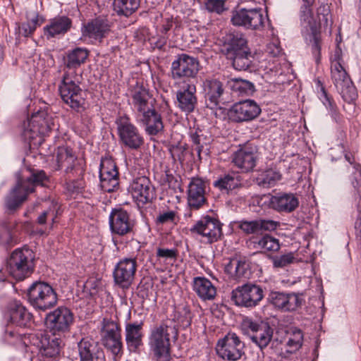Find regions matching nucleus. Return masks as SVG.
Listing matches in <instances>:
<instances>
[{
  "mask_svg": "<svg viewBox=\"0 0 361 361\" xmlns=\"http://www.w3.org/2000/svg\"><path fill=\"white\" fill-rule=\"evenodd\" d=\"M302 1L304 4L300 8V22L305 27L310 30V44L312 47V54L318 62L321 50V27L331 26L332 24L330 8L327 4L321 5L317 10V20H316L312 16L311 8L314 0H302Z\"/></svg>",
  "mask_w": 361,
  "mask_h": 361,
  "instance_id": "obj_1",
  "label": "nucleus"
},
{
  "mask_svg": "<svg viewBox=\"0 0 361 361\" xmlns=\"http://www.w3.org/2000/svg\"><path fill=\"white\" fill-rule=\"evenodd\" d=\"M178 329L166 320L154 326L149 336V345L155 361H170L171 341L178 338Z\"/></svg>",
  "mask_w": 361,
  "mask_h": 361,
  "instance_id": "obj_2",
  "label": "nucleus"
},
{
  "mask_svg": "<svg viewBox=\"0 0 361 361\" xmlns=\"http://www.w3.org/2000/svg\"><path fill=\"white\" fill-rule=\"evenodd\" d=\"M48 182L49 177L42 170L32 171L29 176L19 178L16 186L6 197L7 209H16L27 200V195L34 192L36 185L44 186Z\"/></svg>",
  "mask_w": 361,
  "mask_h": 361,
  "instance_id": "obj_3",
  "label": "nucleus"
},
{
  "mask_svg": "<svg viewBox=\"0 0 361 361\" xmlns=\"http://www.w3.org/2000/svg\"><path fill=\"white\" fill-rule=\"evenodd\" d=\"M81 75L78 73L65 72L59 90L63 101L78 111L85 104L82 90L80 87Z\"/></svg>",
  "mask_w": 361,
  "mask_h": 361,
  "instance_id": "obj_4",
  "label": "nucleus"
},
{
  "mask_svg": "<svg viewBox=\"0 0 361 361\" xmlns=\"http://www.w3.org/2000/svg\"><path fill=\"white\" fill-rule=\"evenodd\" d=\"M34 258L32 251L27 247L15 250L8 260V273L16 280H23L34 271Z\"/></svg>",
  "mask_w": 361,
  "mask_h": 361,
  "instance_id": "obj_5",
  "label": "nucleus"
},
{
  "mask_svg": "<svg viewBox=\"0 0 361 361\" xmlns=\"http://www.w3.org/2000/svg\"><path fill=\"white\" fill-rule=\"evenodd\" d=\"M267 20V16L264 15L262 8L235 9L232 11L231 18L235 26L258 31L263 30Z\"/></svg>",
  "mask_w": 361,
  "mask_h": 361,
  "instance_id": "obj_6",
  "label": "nucleus"
},
{
  "mask_svg": "<svg viewBox=\"0 0 361 361\" xmlns=\"http://www.w3.org/2000/svg\"><path fill=\"white\" fill-rule=\"evenodd\" d=\"M74 314L70 309L61 306L47 314L44 325L54 335H60L70 331L74 323Z\"/></svg>",
  "mask_w": 361,
  "mask_h": 361,
  "instance_id": "obj_7",
  "label": "nucleus"
},
{
  "mask_svg": "<svg viewBox=\"0 0 361 361\" xmlns=\"http://www.w3.org/2000/svg\"><path fill=\"white\" fill-rule=\"evenodd\" d=\"M116 124L120 142L130 149H138L144 144V138L140 130L126 116L116 118Z\"/></svg>",
  "mask_w": 361,
  "mask_h": 361,
  "instance_id": "obj_8",
  "label": "nucleus"
},
{
  "mask_svg": "<svg viewBox=\"0 0 361 361\" xmlns=\"http://www.w3.org/2000/svg\"><path fill=\"white\" fill-rule=\"evenodd\" d=\"M56 160L58 169H64L66 176L85 175L86 163L85 160L76 157L72 148L68 146L59 147L56 151Z\"/></svg>",
  "mask_w": 361,
  "mask_h": 361,
  "instance_id": "obj_9",
  "label": "nucleus"
},
{
  "mask_svg": "<svg viewBox=\"0 0 361 361\" xmlns=\"http://www.w3.org/2000/svg\"><path fill=\"white\" fill-rule=\"evenodd\" d=\"M190 232L200 235L204 242L212 243L219 240L222 236V224L216 218L207 215L202 217L191 227Z\"/></svg>",
  "mask_w": 361,
  "mask_h": 361,
  "instance_id": "obj_10",
  "label": "nucleus"
},
{
  "mask_svg": "<svg viewBox=\"0 0 361 361\" xmlns=\"http://www.w3.org/2000/svg\"><path fill=\"white\" fill-rule=\"evenodd\" d=\"M244 343L235 333H228L222 339L219 340L216 346L217 355L228 361L239 360L243 354Z\"/></svg>",
  "mask_w": 361,
  "mask_h": 361,
  "instance_id": "obj_11",
  "label": "nucleus"
},
{
  "mask_svg": "<svg viewBox=\"0 0 361 361\" xmlns=\"http://www.w3.org/2000/svg\"><path fill=\"white\" fill-rule=\"evenodd\" d=\"M200 71L198 60L185 54H180L171 64L173 79L195 78Z\"/></svg>",
  "mask_w": 361,
  "mask_h": 361,
  "instance_id": "obj_12",
  "label": "nucleus"
},
{
  "mask_svg": "<svg viewBox=\"0 0 361 361\" xmlns=\"http://www.w3.org/2000/svg\"><path fill=\"white\" fill-rule=\"evenodd\" d=\"M135 221L127 211L122 208L113 209L109 215V226L111 233L123 236L133 233Z\"/></svg>",
  "mask_w": 361,
  "mask_h": 361,
  "instance_id": "obj_13",
  "label": "nucleus"
},
{
  "mask_svg": "<svg viewBox=\"0 0 361 361\" xmlns=\"http://www.w3.org/2000/svg\"><path fill=\"white\" fill-rule=\"evenodd\" d=\"M130 94L131 104L136 113L137 118L154 108L155 99L143 85L137 82L130 89Z\"/></svg>",
  "mask_w": 361,
  "mask_h": 361,
  "instance_id": "obj_14",
  "label": "nucleus"
},
{
  "mask_svg": "<svg viewBox=\"0 0 361 361\" xmlns=\"http://www.w3.org/2000/svg\"><path fill=\"white\" fill-rule=\"evenodd\" d=\"M137 267L135 259L125 258L121 259L114 270V278L116 284L123 289L129 288L135 279Z\"/></svg>",
  "mask_w": 361,
  "mask_h": 361,
  "instance_id": "obj_15",
  "label": "nucleus"
},
{
  "mask_svg": "<svg viewBox=\"0 0 361 361\" xmlns=\"http://www.w3.org/2000/svg\"><path fill=\"white\" fill-rule=\"evenodd\" d=\"M99 178L101 188L105 192H113L118 187V171L113 159L109 158L102 159Z\"/></svg>",
  "mask_w": 361,
  "mask_h": 361,
  "instance_id": "obj_16",
  "label": "nucleus"
},
{
  "mask_svg": "<svg viewBox=\"0 0 361 361\" xmlns=\"http://www.w3.org/2000/svg\"><path fill=\"white\" fill-rule=\"evenodd\" d=\"M261 109L252 100H245L233 105L228 113L229 118L235 122L248 121L255 118Z\"/></svg>",
  "mask_w": 361,
  "mask_h": 361,
  "instance_id": "obj_17",
  "label": "nucleus"
},
{
  "mask_svg": "<svg viewBox=\"0 0 361 361\" xmlns=\"http://www.w3.org/2000/svg\"><path fill=\"white\" fill-rule=\"evenodd\" d=\"M237 224L238 228L245 235H262L264 232L274 231L280 226L279 221L262 218L243 219Z\"/></svg>",
  "mask_w": 361,
  "mask_h": 361,
  "instance_id": "obj_18",
  "label": "nucleus"
},
{
  "mask_svg": "<svg viewBox=\"0 0 361 361\" xmlns=\"http://www.w3.org/2000/svg\"><path fill=\"white\" fill-rule=\"evenodd\" d=\"M129 191L137 204H145L155 197V191L146 176L135 178L130 185Z\"/></svg>",
  "mask_w": 361,
  "mask_h": 361,
  "instance_id": "obj_19",
  "label": "nucleus"
},
{
  "mask_svg": "<svg viewBox=\"0 0 361 361\" xmlns=\"http://www.w3.org/2000/svg\"><path fill=\"white\" fill-rule=\"evenodd\" d=\"M257 149L255 146L246 145L237 150L233 156V162L242 172H249L256 166Z\"/></svg>",
  "mask_w": 361,
  "mask_h": 361,
  "instance_id": "obj_20",
  "label": "nucleus"
},
{
  "mask_svg": "<svg viewBox=\"0 0 361 361\" xmlns=\"http://www.w3.org/2000/svg\"><path fill=\"white\" fill-rule=\"evenodd\" d=\"M78 353L71 355L72 359L79 356L80 361H106L104 351L88 338H82L77 345Z\"/></svg>",
  "mask_w": 361,
  "mask_h": 361,
  "instance_id": "obj_21",
  "label": "nucleus"
},
{
  "mask_svg": "<svg viewBox=\"0 0 361 361\" xmlns=\"http://www.w3.org/2000/svg\"><path fill=\"white\" fill-rule=\"evenodd\" d=\"M205 183L200 178L191 179L188 188V204L191 209H198L206 204Z\"/></svg>",
  "mask_w": 361,
  "mask_h": 361,
  "instance_id": "obj_22",
  "label": "nucleus"
},
{
  "mask_svg": "<svg viewBox=\"0 0 361 361\" xmlns=\"http://www.w3.org/2000/svg\"><path fill=\"white\" fill-rule=\"evenodd\" d=\"M299 205L298 197L293 193H281L269 197V206L279 212L290 213Z\"/></svg>",
  "mask_w": 361,
  "mask_h": 361,
  "instance_id": "obj_23",
  "label": "nucleus"
},
{
  "mask_svg": "<svg viewBox=\"0 0 361 361\" xmlns=\"http://www.w3.org/2000/svg\"><path fill=\"white\" fill-rule=\"evenodd\" d=\"M63 345L62 339L54 334L53 336L42 334L37 345L42 356L48 358H54L58 356Z\"/></svg>",
  "mask_w": 361,
  "mask_h": 361,
  "instance_id": "obj_24",
  "label": "nucleus"
},
{
  "mask_svg": "<svg viewBox=\"0 0 361 361\" xmlns=\"http://www.w3.org/2000/svg\"><path fill=\"white\" fill-rule=\"evenodd\" d=\"M196 87L194 84H187L185 87L176 92L178 106L187 113L194 111L197 99L195 95Z\"/></svg>",
  "mask_w": 361,
  "mask_h": 361,
  "instance_id": "obj_25",
  "label": "nucleus"
},
{
  "mask_svg": "<svg viewBox=\"0 0 361 361\" xmlns=\"http://www.w3.org/2000/svg\"><path fill=\"white\" fill-rule=\"evenodd\" d=\"M142 323H128L125 328V338L128 349L137 352L143 345Z\"/></svg>",
  "mask_w": 361,
  "mask_h": 361,
  "instance_id": "obj_26",
  "label": "nucleus"
},
{
  "mask_svg": "<svg viewBox=\"0 0 361 361\" xmlns=\"http://www.w3.org/2000/svg\"><path fill=\"white\" fill-rule=\"evenodd\" d=\"M137 120L145 126V132L149 135H156L164 130L161 116L155 108L138 116Z\"/></svg>",
  "mask_w": 361,
  "mask_h": 361,
  "instance_id": "obj_27",
  "label": "nucleus"
},
{
  "mask_svg": "<svg viewBox=\"0 0 361 361\" xmlns=\"http://www.w3.org/2000/svg\"><path fill=\"white\" fill-rule=\"evenodd\" d=\"M89 56L87 49L77 47L69 51L63 59L64 73H78V68L83 64Z\"/></svg>",
  "mask_w": 361,
  "mask_h": 361,
  "instance_id": "obj_28",
  "label": "nucleus"
},
{
  "mask_svg": "<svg viewBox=\"0 0 361 361\" xmlns=\"http://www.w3.org/2000/svg\"><path fill=\"white\" fill-rule=\"evenodd\" d=\"M269 300L276 308L283 311H294L302 302L300 295H270Z\"/></svg>",
  "mask_w": 361,
  "mask_h": 361,
  "instance_id": "obj_29",
  "label": "nucleus"
},
{
  "mask_svg": "<svg viewBox=\"0 0 361 361\" xmlns=\"http://www.w3.org/2000/svg\"><path fill=\"white\" fill-rule=\"evenodd\" d=\"M225 272L235 279H248L251 275L249 262L237 258L231 259L225 266Z\"/></svg>",
  "mask_w": 361,
  "mask_h": 361,
  "instance_id": "obj_30",
  "label": "nucleus"
},
{
  "mask_svg": "<svg viewBox=\"0 0 361 361\" xmlns=\"http://www.w3.org/2000/svg\"><path fill=\"white\" fill-rule=\"evenodd\" d=\"M8 311L10 321L19 326H27L31 322L32 314L18 302H13L8 305Z\"/></svg>",
  "mask_w": 361,
  "mask_h": 361,
  "instance_id": "obj_31",
  "label": "nucleus"
},
{
  "mask_svg": "<svg viewBox=\"0 0 361 361\" xmlns=\"http://www.w3.org/2000/svg\"><path fill=\"white\" fill-rule=\"evenodd\" d=\"M249 49L247 41L243 34L235 33L228 35L227 42L225 44V54L226 57H232L235 54Z\"/></svg>",
  "mask_w": 361,
  "mask_h": 361,
  "instance_id": "obj_32",
  "label": "nucleus"
},
{
  "mask_svg": "<svg viewBox=\"0 0 361 361\" xmlns=\"http://www.w3.org/2000/svg\"><path fill=\"white\" fill-rule=\"evenodd\" d=\"M71 20L66 16H59L51 20L49 25L44 27V35L47 38L54 37L58 35H63L71 27Z\"/></svg>",
  "mask_w": 361,
  "mask_h": 361,
  "instance_id": "obj_33",
  "label": "nucleus"
},
{
  "mask_svg": "<svg viewBox=\"0 0 361 361\" xmlns=\"http://www.w3.org/2000/svg\"><path fill=\"white\" fill-rule=\"evenodd\" d=\"M204 89L206 97L214 106H217L221 102V97L224 90L223 84L218 80H207L204 82Z\"/></svg>",
  "mask_w": 361,
  "mask_h": 361,
  "instance_id": "obj_34",
  "label": "nucleus"
},
{
  "mask_svg": "<svg viewBox=\"0 0 361 361\" xmlns=\"http://www.w3.org/2000/svg\"><path fill=\"white\" fill-rule=\"evenodd\" d=\"M29 127L33 135L45 134L48 133L51 127L49 123V117H45L44 112H37L32 116L29 121ZM34 135L30 136L32 137Z\"/></svg>",
  "mask_w": 361,
  "mask_h": 361,
  "instance_id": "obj_35",
  "label": "nucleus"
},
{
  "mask_svg": "<svg viewBox=\"0 0 361 361\" xmlns=\"http://www.w3.org/2000/svg\"><path fill=\"white\" fill-rule=\"evenodd\" d=\"M57 295H27V299L35 309L45 311L57 303Z\"/></svg>",
  "mask_w": 361,
  "mask_h": 361,
  "instance_id": "obj_36",
  "label": "nucleus"
},
{
  "mask_svg": "<svg viewBox=\"0 0 361 361\" xmlns=\"http://www.w3.org/2000/svg\"><path fill=\"white\" fill-rule=\"evenodd\" d=\"M273 336V329L268 323L262 324L261 328L253 335L250 336V338L260 348V351L266 348Z\"/></svg>",
  "mask_w": 361,
  "mask_h": 361,
  "instance_id": "obj_37",
  "label": "nucleus"
},
{
  "mask_svg": "<svg viewBox=\"0 0 361 361\" xmlns=\"http://www.w3.org/2000/svg\"><path fill=\"white\" fill-rule=\"evenodd\" d=\"M169 320L171 321V324L176 326L187 328L191 324L192 314L187 305H178L175 307L173 317Z\"/></svg>",
  "mask_w": 361,
  "mask_h": 361,
  "instance_id": "obj_38",
  "label": "nucleus"
},
{
  "mask_svg": "<svg viewBox=\"0 0 361 361\" xmlns=\"http://www.w3.org/2000/svg\"><path fill=\"white\" fill-rule=\"evenodd\" d=\"M226 58L232 61L233 68L238 71H247L252 66L254 60L250 49Z\"/></svg>",
  "mask_w": 361,
  "mask_h": 361,
  "instance_id": "obj_39",
  "label": "nucleus"
},
{
  "mask_svg": "<svg viewBox=\"0 0 361 361\" xmlns=\"http://www.w3.org/2000/svg\"><path fill=\"white\" fill-rule=\"evenodd\" d=\"M141 0H114V10L118 14L130 16L135 13L140 5Z\"/></svg>",
  "mask_w": 361,
  "mask_h": 361,
  "instance_id": "obj_40",
  "label": "nucleus"
},
{
  "mask_svg": "<svg viewBox=\"0 0 361 361\" xmlns=\"http://www.w3.org/2000/svg\"><path fill=\"white\" fill-rule=\"evenodd\" d=\"M85 30L90 37L100 38L109 30V25L103 20L95 19L88 23Z\"/></svg>",
  "mask_w": 361,
  "mask_h": 361,
  "instance_id": "obj_41",
  "label": "nucleus"
},
{
  "mask_svg": "<svg viewBox=\"0 0 361 361\" xmlns=\"http://www.w3.org/2000/svg\"><path fill=\"white\" fill-rule=\"evenodd\" d=\"M84 175L78 176L72 174L66 176V188L72 194H79L84 192L86 183L84 180Z\"/></svg>",
  "mask_w": 361,
  "mask_h": 361,
  "instance_id": "obj_42",
  "label": "nucleus"
},
{
  "mask_svg": "<svg viewBox=\"0 0 361 361\" xmlns=\"http://www.w3.org/2000/svg\"><path fill=\"white\" fill-rule=\"evenodd\" d=\"M27 21L18 25V29L19 35L27 37L32 35L37 26H39L42 21L39 22V16L37 13L27 14Z\"/></svg>",
  "mask_w": 361,
  "mask_h": 361,
  "instance_id": "obj_43",
  "label": "nucleus"
},
{
  "mask_svg": "<svg viewBox=\"0 0 361 361\" xmlns=\"http://www.w3.org/2000/svg\"><path fill=\"white\" fill-rule=\"evenodd\" d=\"M281 178V175L278 171L270 169L259 174L257 180L259 185L269 188L274 185Z\"/></svg>",
  "mask_w": 361,
  "mask_h": 361,
  "instance_id": "obj_44",
  "label": "nucleus"
},
{
  "mask_svg": "<svg viewBox=\"0 0 361 361\" xmlns=\"http://www.w3.org/2000/svg\"><path fill=\"white\" fill-rule=\"evenodd\" d=\"M331 73V79L336 88L345 83L347 80H351L346 71L338 61L332 63Z\"/></svg>",
  "mask_w": 361,
  "mask_h": 361,
  "instance_id": "obj_45",
  "label": "nucleus"
},
{
  "mask_svg": "<svg viewBox=\"0 0 361 361\" xmlns=\"http://www.w3.org/2000/svg\"><path fill=\"white\" fill-rule=\"evenodd\" d=\"M102 342L114 355L121 354L123 350L121 335H102Z\"/></svg>",
  "mask_w": 361,
  "mask_h": 361,
  "instance_id": "obj_46",
  "label": "nucleus"
},
{
  "mask_svg": "<svg viewBox=\"0 0 361 361\" xmlns=\"http://www.w3.org/2000/svg\"><path fill=\"white\" fill-rule=\"evenodd\" d=\"M231 295V300L237 305L252 307L263 298V295Z\"/></svg>",
  "mask_w": 361,
  "mask_h": 361,
  "instance_id": "obj_47",
  "label": "nucleus"
},
{
  "mask_svg": "<svg viewBox=\"0 0 361 361\" xmlns=\"http://www.w3.org/2000/svg\"><path fill=\"white\" fill-rule=\"evenodd\" d=\"M342 98L348 103H352L357 98V92L351 80H347L340 87L336 88Z\"/></svg>",
  "mask_w": 361,
  "mask_h": 361,
  "instance_id": "obj_48",
  "label": "nucleus"
},
{
  "mask_svg": "<svg viewBox=\"0 0 361 361\" xmlns=\"http://www.w3.org/2000/svg\"><path fill=\"white\" fill-rule=\"evenodd\" d=\"M230 82L232 90L239 94H250L255 90L254 85L246 80L233 78Z\"/></svg>",
  "mask_w": 361,
  "mask_h": 361,
  "instance_id": "obj_49",
  "label": "nucleus"
},
{
  "mask_svg": "<svg viewBox=\"0 0 361 361\" xmlns=\"http://www.w3.org/2000/svg\"><path fill=\"white\" fill-rule=\"evenodd\" d=\"M193 290L196 293H216V288L212 282L204 277H196L194 279Z\"/></svg>",
  "mask_w": 361,
  "mask_h": 361,
  "instance_id": "obj_50",
  "label": "nucleus"
},
{
  "mask_svg": "<svg viewBox=\"0 0 361 361\" xmlns=\"http://www.w3.org/2000/svg\"><path fill=\"white\" fill-rule=\"evenodd\" d=\"M256 243L259 248L266 251L277 252L280 249L279 240L269 235L262 236Z\"/></svg>",
  "mask_w": 361,
  "mask_h": 361,
  "instance_id": "obj_51",
  "label": "nucleus"
},
{
  "mask_svg": "<svg viewBox=\"0 0 361 361\" xmlns=\"http://www.w3.org/2000/svg\"><path fill=\"white\" fill-rule=\"evenodd\" d=\"M321 99L329 110L331 116L338 122L340 119V114L338 111L337 106L334 102L329 97L324 87H322Z\"/></svg>",
  "mask_w": 361,
  "mask_h": 361,
  "instance_id": "obj_52",
  "label": "nucleus"
},
{
  "mask_svg": "<svg viewBox=\"0 0 361 361\" xmlns=\"http://www.w3.org/2000/svg\"><path fill=\"white\" fill-rule=\"evenodd\" d=\"M263 322H257L250 317H245L243 319L240 324V329L245 334L253 335L255 334L262 326V324H264Z\"/></svg>",
  "mask_w": 361,
  "mask_h": 361,
  "instance_id": "obj_53",
  "label": "nucleus"
},
{
  "mask_svg": "<svg viewBox=\"0 0 361 361\" xmlns=\"http://www.w3.org/2000/svg\"><path fill=\"white\" fill-rule=\"evenodd\" d=\"M214 185L221 190H229L237 186V181L233 176L227 174L214 181Z\"/></svg>",
  "mask_w": 361,
  "mask_h": 361,
  "instance_id": "obj_54",
  "label": "nucleus"
},
{
  "mask_svg": "<svg viewBox=\"0 0 361 361\" xmlns=\"http://www.w3.org/2000/svg\"><path fill=\"white\" fill-rule=\"evenodd\" d=\"M28 293H55V290L47 282L37 281L34 282L28 288Z\"/></svg>",
  "mask_w": 361,
  "mask_h": 361,
  "instance_id": "obj_55",
  "label": "nucleus"
},
{
  "mask_svg": "<svg viewBox=\"0 0 361 361\" xmlns=\"http://www.w3.org/2000/svg\"><path fill=\"white\" fill-rule=\"evenodd\" d=\"M294 254L289 252L279 257H273V264L276 268H283L295 261Z\"/></svg>",
  "mask_w": 361,
  "mask_h": 361,
  "instance_id": "obj_56",
  "label": "nucleus"
},
{
  "mask_svg": "<svg viewBox=\"0 0 361 361\" xmlns=\"http://www.w3.org/2000/svg\"><path fill=\"white\" fill-rule=\"evenodd\" d=\"M102 335H121L119 325L111 320L104 319Z\"/></svg>",
  "mask_w": 361,
  "mask_h": 361,
  "instance_id": "obj_57",
  "label": "nucleus"
},
{
  "mask_svg": "<svg viewBox=\"0 0 361 361\" xmlns=\"http://www.w3.org/2000/svg\"><path fill=\"white\" fill-rule=\"evenodd\" d=\"M303 334L301 330L295 329L293 331L288 341V345L293 350L299 349L302 344Z\"/></svg>",
  "mask_w": 361,
  "mask_h": 361,
  "instance_id": "obj_58",
  "label": "nucleus"
},
{
  "mask_svg": "<svg viewBox=\"0 0 361 361\" xmlns=\"http://www.w3.org/2000/svg\"><path fill=\"white\" fill-rule=\"evenodd\" d=\"M205 8L210 13H221L226 10L224 0H206Z\"/></svg>",
  "mask_w": 361,
  "mask_h": 361,
  "instance_id": "obj_59",
  "label": "nucleus"
},
{
  "mask_svg": "<svg viewBox=\"0 0 361 361\" xmlns=\"http://www.w3.org/2000/svg\"><path fill=\"white\" fill-rule=\"evenodd\" d=\"M262 292L263 290L260 287L252 283L239 286L232 290V293H262Z\"/></svg>",
  "mask_w": 361,
  "mask_h": 361,
  "instance_id": "obj_60",
  "label": "nucleus"
},
{
  "mask_svg": "<svg viewBox=\"0 0 361 361\" xmlns=\"http://www.w3.org/2000/svg\"><path fill=\"white\" fill-rule=\"evenodd\" d=\"M176 217V212L174 211H168L159 214L157 218V222L164 224L167 223H172L174 221Z\"/></svg>",
  "mask_w": 361,
  "mask_h": 361,
  "instance_id": "obj_61",
  "label": "nucleus"
},
{
  "mask_svg": "<svg viewBox=\"0 0 361 361\" xmlns=\"http://www.w3.org/2000/svg\"><path fill=\"white\" fill-rule=\"evenodd\" d=\"M171 155L173 160H178L182 161L184 157L185 148L180 145H173L169 149Z\"/></svg>",
  "mask_w": 361,
  "mask_h": 361,
  "instance_id": "obj_62",
  "label": "nucleus"
},
{
  "mask_svg": "<svg viewBox=\"0 0 361 361\" xmlns=\"http://www.w3.org/2000/svg\"><path fill=\"white\" fill-rule=\"evenodd\" d=\"M192 143L194 144V150L197 152L198 156H200V153L203 150L204 145L202 142V135L193 133L190 136Z\"/></svg>",
  "mask_w": 361,
  "mask_h": 361,
  "instance_id": "obj_63",
  "label": "nucleus"
},
{
  "mask_svg": "<svg viewBox=\"0 0 361 361\" xmlns=\"http://www.w3.org/2000/svg\"><path fill=\"white\" fill-rule=\"evenodd\" d=\"M173 25H176V27L179 26L178 22L176 19L172 17L164 18L163 20L161 32L166 34L168 31H169L173 27Z\"/></svg>",
  "mask_w": 361,
  "mask_h": 361,
  "instance_id": "obj_64",
  "label": "nucleus"
}]
</instances>
